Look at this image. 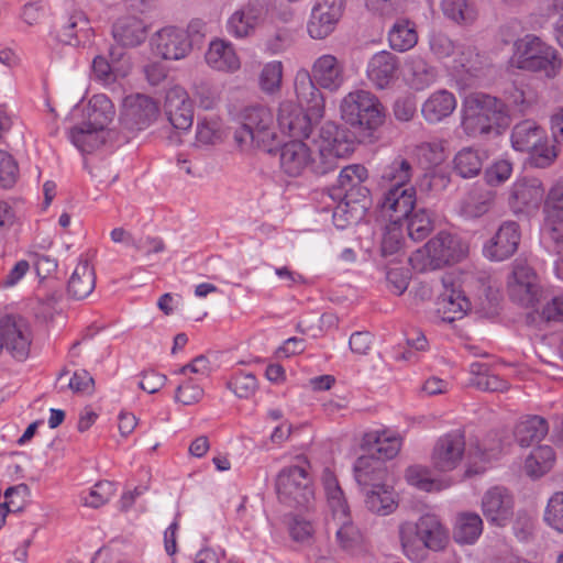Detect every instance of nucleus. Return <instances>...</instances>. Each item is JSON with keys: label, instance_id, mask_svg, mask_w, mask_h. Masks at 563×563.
<instances>
[{"label": "nucleus", "instance_id": "obj_1", "mask_svg": "<svg viewBox=\"0 0 563 563\" xmlns=\"http://www.w3.org/2000/svg\"><path fill=\"white\" fill-rule=\"evenodd\" d=\"M387 435L386 431L364 434L362 448L366 454L354 463V476L362 487L366 508L377 515H387Z\"/></svg>", "mask_w": 563, "mask_h": 563}, {"label": "nucleus", "instance_id": "obj_2", "mask_svg": "<svg viewBox=\"0 0 563 563\" xmlns=\"http://www.w3.org/2000/svg\"><path fill=\"white\" fill-rule=\"evenodd\" d=\"M295 92L298 103L283 101L278 108L277 123L284 133L292 137H309L313 124L323 115L324 98L307 70L297 73Z\"/></svg>", "mask_w": 563, "mask_h": 563}, {"label": "nucleus", "instance_id": "obj_3", "mask_svg": "<svg viewBox=\"0 0 563 563\" xmlns=\"http://www.w3.org/2000/svg\"><path fill=\"white\" fill-rule=\"evenodd\" d=\"M510 124V114L501 99L479 95L462 109L461 128L472 139L488 141L500 136Z\"/></svg>", "mask_w": 563, "mask_h": 563}, {"label": "nucleus", "instance_id": "obj_4", "mask_svg": "<svg viewBox=\"0 0 563 563\" xmlns=\"http://www.w3.org/2000/svg\"><path fill=\"white\" fill-rule=\"evenodd\" d=\"M411 176V164L405 158H395L389 166V255L399 249L396 231L401 228L402 220L413 213L416 190L408 186Z\"/></svg>", "mask_w": 563, "mask_h": 563}, {"label": "nucleus", "instance_id": "obj_5", "mask_svg": "<svg viewBox=\"0 0 563 563\" xmlns=\"http://www.w3.org/2000/svg\"><path fill=\"white\" fill-rule=\"evenodd\" d=\"M341 119L355 130L361 142H373L375 132L385 121V108L371 91L358 89L349 92L340 103Z\"/></svg>", "mask_w": 563, "mask_h": 563}, {"label": "nucleus", "instance_id": "obj_6", "mask_svg": "<svg viewBox=\"0 0 563 563\" xmlns=\"http://www.w3.org/2000/svg\"><path fill=\"white\" fill-rule=\"evenodd\" d=\"M234 140L241 147H255L272 154L279 141L275 129L274 115L269 108L255 104L244 108L240 113V125Z\"/></svg>", "mask_w": 563, "mask_h": 563}, {"label": "nucleus", "instance_id": "obj_7", "mask_svg": "<svg viewBox=\"0 0 563 563\" xmlns=\"http://www.w3.org/2000/svg\"><path fill=\"white\" fill-rule=\"evenodd\" d=\"M512 65L521 70L555 78L562 69L559 52L534 34H526L514 43Z\"/></svg>", "mask_w": 563, "mask_h": 563}, {"label": "nucleus", "instance_id": "obj_8", "mask_svg": "<svg viewBox=\"0 0 563 563\" xmlns=\"http://www.w3.org/2000/svg\"><path fill=\"white\" fill-rule=\"evenodd\" d=\"M466 253L467 246L460 236L442 231L429 240L423 249L413 252L408 262L412 269L424 273L455 264L462 261Z\"/></svg>", "mask_w": 563, "mask_h": 563}, {"label": "nucleus", "instance_id": "obj_9", "mask_svg": "<svg viewBox=\"0 0 563 563\" xmlns=\"http://www.w3.org/2000/svg\"><path fill=\"white\" fill-rule=\"evenodd\" d=\"M310 464L303 460L301 464L284 466L275 479L278 500L289 508H303L314 497Z\"/></svg>", "mask_w": 563, "mask_h": 563}, {"label": "nucleus", "instance_id": "obj_10", "mask_svg": "<svg viewBox=\"0 0 563 563\" xmlns=\"http://www.w3.org/2000/svg\"><path fill=\"white\" fill-rule=\"evenodd\" d=\"M113 115L111 100L106 95H95L89 100L87 121L70 129V142L81 152H92L99 144L97 133L108 126Z\"/></svg>", "mask_w": 563, "mask_h": 563}, {"label": "nucleus", "instance_id": "obj_11", "mask_svg": "<svg viewBox=\"0 0 563 563\" xmlns=\"http://www.w3.org/2000/svg\"><path fill=\"white\" fill-rule=\"evenodd\" d=\"M399 537L404 552L409 559V551L415 541H419L426 549L438 552L443 550L449 542V532L440 518L434 514H424L412 525L405 522L399 527Z\"/></svg>", "mask_w": 563, "mask_h": 563}, {"label": "nucleus", "instance_id": "obj_12", "mask_svg": "<svg viewBox=\"0 0 563 563\" xmlns=\"http://www.w3.org/2000/svg\"><path fill=\"white\" fill-rule=\"evenodd\" d=\"M0 341L13 358L25 361L29 357L32 333L26 319L7 314L0 319Z\"/></svg>", "mask_w": 563, "mask_h": 563}, {"label": "nucleus", "instance_id": "obj_13", "mask_svg": "<svg viewBox=\"0 0 563 563\" xmlns=\"http://www.w3.org/2000/svg\"><path fill=\"white\" fill-rule=\"evenodd\" d=\"M541 244L549 245L563 240V180L549 189L543 203Z\"/></svg>", "mask_w": 563, "mask_h": 563}, {"label": "nucleus", "instance_id": "obj_14", "mask_svg": "<svg viewBox=\"0 0 563 563\" xmlns=\"http://www.w3.org/2000/svg\"><path fill=\"white\" fill-rule=\"evenodd\" d=\"M367 178V170L364 166L354 164L341 169L336 184L329 189L333 200H344L353 203L364 201L369 195L367 187L363 185Z\"/></svg>", "mask_w": 563, "mask_h": 563}, {"label": "nucleus", "instance_id": "obj_15", "mask_svg": "<svg viewBox=\"0 0 563 563\" xmlns=\"http://www.w3.org/2000/svg\"><path fill=\"white\" fill-rule=\"evenodd\" d=\"M158 104L148 96L136 93L124 98L121 111L123 126L131 131L147 129L158 117Z\"/></svg>", "mask_w": 563, "mask_h": 563}, {"label": "nucleus", "instance_id": "obj_16", "mask_svg": "<svg viewBox=\"0 0 563 563\" xmlns=\"http://www.w3.org/2000/svg\"><path fill=\"white\" fill-rule=\"evenodd\" d=\"M515 499L511 492L505 486L488 488L481 501V508L488 523L505 527L514 516Z\"/></svg>", "mask_w": 563, "mask_h": 563}, {"label": "nucleus", "instance_id": "obj_17", "mask_svg": "<svg viewBox=\"0 0 563 563\" xmlns=\"http://www.w3.org/2000/svg\"><path fill=\"white\" fill-rule=\"evenodd\" d=\"M465 452V433L462 429L452 430L437 441L432 452V464L441 472L459 466Z\"/></svg>", "mask_w": 563, "mask_h": 563}, {"label": "nucleus", "instance_id": "obj_18", "mask_svg": "<svg viewBox=\"0 0 563 563\" xmlns=\"http://www.w3.org/2000/svg\"><path fill=\"white\" fill-rule=\"evenodd\" d=\"M343 0H316L307 30L312 38L322 40L335 29L343 13Z\"/></svg>", "mask_w": 563, "mask_h": 563}, {"label": "nucleus", "instance_id": "obj_19", "mask_svg": "<svg viewBox=\"0 0 563 563\" xmlns=\"http://www.w3.org/2000/svg\"><path fill=\"white\" fill-rule=\"evenodd\" d=\"M152 46L156 55L169 60L185 58L191 51L188 34L176 26H167L156 32L152 37Z\"/></svg>", "mask_w": 563, "mask_h": 563}, {"label": "nucleus", "instance_id": "obj_20", "mask_svg": "<svg viewBox=\"0 0 563 563\" xmlns=\"http://www.w3.org/2000/svg\"><path fill=\"white\" fill-rule=\"evenodd\" d=\"M319 146L333 152L336 156L346 157L355 151L361 136L353 129H347L333 121H328L320 129Z\"/></svg>", "mask_w": 563, "mask_h": 563}, {"label": "nucleus", "instance_id": "obj_21", "mask_svg": "<svg viewBox=\"0 0 563 563\" xmlns=\"http://www.w3.org/2000/svg\"><path fill=\"white\" fill-rule=\"evenodd\" d=\"M519 242V224L516 221H505L484 245L483 253L490 261L503 262L516 253Z\"/></svg>", "mask_w": 563, "mask_h": 563}, {"label": "nucleus", "instance_id": "obj_22", "mask_svg": "<svg viewBox=\"0 0 563 563\" xmlns=\"http://www.w3.org/2000/svg\"><path fill=\"white\" fill-rule=\"evenodd\" d=\"M514 282L509 285L510 298L520 306L534 307L539 301L538 277L527 265H516L512 272Z\"/></svg>", "mask_w": 563, "mask_h": 563}, {"label": "nucleus", "instance_id": "obj_23", "mask_svg": "<svg viewBox=\"0 0 563 563\" xmlns=\"http://www.w3.org/2000/svg\"><path fill=\"white\" fill-rule=\"evenodd\" d=\"M544 188L539 178H522L514 183L509 191V205L514 212L538 208L544 198Z\"/></svg>", "mask_w": 563, "mask_h": 563}, {"label": "nucleus", "instance_id": "obj_24", "mask_svg": "<svg viewBox=\"0 0 563 563\" xmlns=\"http://www.w3.org/2000/svg\"><path fill=\"white\" fill-rule=\"evenodd\" d=\"M309 74L313 85L319 89L329 91L338 90L344 82V66L331 54H324L318 57Z\"/></svg>", "mask_w": 563, "mask_h": 563}, {"label": "nucleus", "instance_id": "obj_25", "mask_svg": "<svg viewBox=\"0 0 563 563\" xmlns=\"http://www.w3.org/2000/svg\"><path fill=\"white\" fill-rule=\"evenodd\" d=\"M279 152L280 168L290 177L300 176L309 168L310 148L302 141L294 140L274 150Z\"/></svg>", "mask_w": 563, "mask_h": 563}, {"label": "nucleus", "instance_id": "obj_26", "mask_svg": "<svg viewBox=\"0 0 563 563\" xmlns=\"http://www.w3.org/2000/svg\"><path fill=\"white\" fill-rule=\"evenodd\" d=\"M402 75L410 88L421 91L437 81L439 71L435 66L429 64L424 58L415 56L407 59Z\"/></svg>", "mask_w": 563, "mask_h": 563}, {"label": "nucleus", "instance_id": "obj_27", "mask_svg": "<svg viewBox=\"0 0 563 563\" xmlns=\"http://www.w3.org/2000/svg\"><path fill=\"white\" fill-rule=\"evenodd\" d=\"M205 58L212 69L219 71L233 73L241 66L233 45L221 38H214L210 42Z\"/></svg>", "mask_w": 563, "mask_h": 563}, {"label": "nucleus", "instance_id": "obj_28", "mask_svg": "<svg viewBox=\"0 0 563 563\" xmlns=\"http://www.w3.org/2000/svg\"><path fill=\"white\" fill-rule=\"evenodd\" d=\"M165 112L170 124L181 131H187L194 122V109L186 93L177 90L169 91L166 96Z\"/></svg>", "mask_w": 563, "mask_h": 563}, {"label": "nucleus", "instance_id": "obj_29", "mask_svg": "<svg viewBox=\"0 0 563 563\" xmlns=\"http://www.w3.org/2000/svg\"><path fill=\"white\" fill-rule=\"evenodd\" d=\"M456 104V98L451 91L440 89L423 102L421 113L428 123L434 124L450 117Z\"/></svg>", "mask_w": 563, "mask_h": 563}, {"label": "nucleus", "instance_id": "obj_30", "mask_svg": "<svg viewBox=\"0 0 563 563\" xmlns=\"http://www.w3.org/2000/svg\"><path fill=\"white\" fill-rule=\"evenodd\" d=\"M112 35L121 46L135 47L145 41L146 26L134 15L123 16L113 24Z\"/></svg>", "mask_w": 563, "mask_h": 563}, {"label": "nucleus", "instance_id": "obj_31", "mask_svg": "<svg viewBox=\"0 0 563 563\" xmlns=\"http://www.w3.org/2000/svg\"><path fill=\"white\" fill-rule=\"evenodd\" d=\"M547 132L537 122L523 120L517 123L511 131V146L517 152H529L542 140H545Z\"/></svg>", "mask_w": 563, "mask_h": 563}, {"label": "nucleus", "instance_id": "obj_32", "mask_svg": "<svg viewBox=\"0 0 563 563\" xmlns=\"http://www.w3.org/2000/svg\"><path fill=\"white\" fill-rule=\"evenodd\" d=\"M322 482L333 519L335 521L350 519V507L334 473L325 470Z\"/></svg>", "mask_w": 563, "mask_h": 563}, {"label": "nucleus", "instance_id": "obj_33", "mask_svg": "<svg viewBox=\"0 0 563 563\" xmlns=\"http://www.w3.org/2000/svg\"><path fill=\"white\" fill-rule=\"evenodd\" d=\"M549 432L548 421L540 416H527L516 426L514 435L520 446L540 442Z\"/></svg>", "mask_w": 563, "mask_h": 563}, {"label": "nucleus", "instance_id": "obj_34", "mask_svg": "<svg viewBox=\"0 0 563 563\" xmlns=\"http://www.w3.org/2000/svg\"><path fill=\"white\" fill-rule=\"evenodd\" d=\"M483 532V520L476 512L465 511L456 516L453 539L459 544H474Z\"/></svg>", "mask_w": 563, "mask_h": 563}, {"label": "nucleus", "instance_id": "obj_35", "mask_svg": "<svg viewBox=\"0 0 563 563\" xmlns=\"http://www.w3.org/2000/svg\"><path fill=\"white\" fill-rule=\"evenodd\" d=\"M96 286L95 271L88 262L79 263L73 272L68 285V295L76 299L81 300L89 296Z\"/></svg>", "mask_w": 563, "mask_h": 563}, {"label": "nucleus", "instance_id": "obj_36", "mask_svg": "<svg viewBox=\"0 0 563 563\" xmlns=\"http://www.w3.org/2000/svg\"><path fill=\"white\" fill-rule=\"evenodd\" d=\"M89 21L84 12L74 11L66 22L57 30V40L67 45L77 46L81 37H86L89 32Z\"/></svg>", "mask_w": 563, "mask_h": 563}, {"label": "nucleus", "instance_id": "obj_37", "mask_svg": "<svg viewBox=\"0 0 563 563\" xmlns=\"http://www.w3.org/2000/svg\"><path fill=\"white\" fill-rule=\"evenodd\" d=\"M418 43L416 24L408 19H400L389 29V48L407 52Z\"/></svg>", "mask_w": 563, "mask_h": 563}, {"label": "nucleus", "instance_id": "obj_38", "mask_svg": "<svg viewBox=\"0 0 563 563\" xmlns=\"http://www.w3.org/2000/svg\"><path fill=\"white\" fill-rule=\"evenodd\" d=\"M483 154L473 147H463L453 159V170L462 178H473L483 169Z\"/></svg>", "mask_w": 563, "mask_h": 563}, {"label": "nucleus", "instance_id": "obj_39", "mask_svg": "<svg viewBox=\"0 0 563 563\" xmlns=\"http://www.w3.org/2000/svg\"><path fill=\"white\" fill-rule=\"evenodd\" d=\"M554 462V450L549 445H539L526 459L525 470L530 477L539 478L553 467Z\"/></svg>", "mask_w": 563, "mask_h": 563}, {"label": "nucleus", "instance_id": "obj_40", "mask_svg": "<svg viewBox=\"0 0 563 563\" xmlns=\"http://www.w3.org/2000/svg\"><path fill=\"white\" fill-rule=\"evenodd\" d=\"M442 320L452 323L453 321L463 318V316L471 309V301L462 290L451 289L443 295L442 299Z\"/></svg>", "mask_w": 563, "mask_h": 563}, {"label": "nucleus", "instance_id": "obj_41", "mask_svg": "<svg viewBox=\"0 0 563 563\" xmlns=\"http://www.w3.org/2000/svg\"><path fill=\"white\" fill-rule=\"evenodd\" d=\"M415 155L424 169L438 166L445 159L443 144L438 140L418 144Z\"/></svg>", "mask_w": 563, "mask_h": 563}, {"label": "nucleus", "instance_id": "obj_42", "mask_svg": "<svg viewBox=\"0 0 563 563\" xmlns=\"http://www.w3.org/2000/svg\"><path fill=\"white\" fill-rule=\"evenodd\" d=\"M366 77L375 89L387 88V51L383 49L372 56L367 64Z\"/></svg>", "mask_w": 563, "mask_h": 563}, {"label": "nucleus", "instance_id": "obj_43", "mask_svg": "<svg viewBox=\"0 0 563 563\" xmlns=\"http://www.w3.org/2000/svg\"><path fill=\"white\" fill-rule=\"evenodd\" d=\"M432 229L433 221L424 209L413 212L406 220L407 234L412 241H421L426 239Z\"/></svg>", "mask_w": 563, "mask_h": 563}, {"label": "nucleus", "instance_id": "obj_44", "mask_svg": "<svg viewBox=\"0 0 563 563\" xmlns=\"http://www.w3.org/2000/svg\"><path fill=\"white\" fill-rule=\"evenodd\" d=\"M554 143L553 139L545 135V140L528 152L530 165L537 168H547L552 165L558 157Z\"/></svg>", "mask_w": 563, "mask_h": 563}, {"label": "nucleus", "instance_id": "obj_45", "mask_svg": "<svg viewBox=\"0 0 563 563\" xmlns=\"http://www.w3.org/2000/svg\"><path fill=\"white\" fill-rule=\"evenodd\" d=\"M453 55L455 57L452 62L451 69L455 74H467L472 76L478 69V54L475 53V49L472 46L460 44L459 48Z\"/></svg>", "mask_w": 563, "mask_h": 563}, {"label": "nucleus", "instance_id": "obj_46", "mask_svg": "<svg viewBox=\"0 0 563 563\" xmlns=\"http://www.w3.org/2000/svg\"><path fill=\"white\" fill-rule=\"evenodd\" d=\"M342 158L336 156L333 152H330L321 146L316 156L310 153L309 170L317 175L323 176L338 168V159Z\"/></svg>", "mask_w": 563, "mask_h": 563}, {"label": "nucleus", "instance_id": "obj_47", "mask_svg": "<svg viewBox=\"0 0 563 563\" xmlns=\"http://www.w3.org/2000/svg\"><path fill=\"white\" fill-rule=\"evenodd\" d=\"M227 386L239 398H249L257 389V379L254 374L240 371L230 378Z\"/></svg>", "mask_w": 563, "mask_h": 563}, {"label": "nucleus", "instance_id": "obj_48", "mask_svg": "<svg viewBox=\"0 0 563 563\" xmlns=\"http://www.w3.org/2000/svg\"><path fill=\"white\" fill-rule=\"evenodd\" d=\"M407 347H394L393 357L395 361L415 363L418 361L417 352L428 349V341L423 333L418 332L416 338L406 340Z\"/></svg>", "mask_w": 563, "mask_h": 563}, {"label": "nucleus", "instance_id": "obj_49", "mask_svg": "<svg viewBox=\"0 0 563 563\" xmlns=\"http://www.w3.org/2000/svg\"><path fill=\"white\" fill-rule=\"evenodd\" d=\"M115 493V486L112 482H98L84 497V504L91 508H99L110 500Z\"/></svg>", "mask_w": 563, "mask_h": 563}, {"label": "nucleus", "instance_id": "obj_50", "mask_svg": "<svg viewBox=\"0 0 563 563\" xmlns=\"http://www.w3.org/2000/svg\"><path fill=\"white\" fill-rule=\"evenodd\" d=\"M460 44L453 42L448 35L441 32H432L429 35V47L438 59H444L455 54Z\"/></svg>", "mask_w": 563, "mask_h": 563}, {"label": "nucleus", "instance_id": "obj_51", "mask_svg": "<svg viewBox=\"0 0 563 563\" xmlns=\"http://www.w3.org/2000/svg\"><path fill=\"white\" fill-rule=\"evenodd\" d=\"M492 207L489 192L470 194L463 203V213L468 218H479L487 213Z\"/></svg>", "mask_w": 563, "mask_h": 563}, {"label": "nucleus", "instance_id": "obj_52", "mask_svg": "<svg viewBox=\"0 0 563 563\" xmlns=\"http://www.w3.org/2000/svg\"><path fill=\"white\" fill-rule=\"evenodd\" d=\"M258 24L249 20L245 13L236 10L228 20L227 30L234 37L243 38L251 35Z\"/></svg>", "mask_w": 563, "mask_h": 563}, {"label": "nucleus", "instance_id": "obj_53", "mask_svg": "<svg viewBox=\"0 0 563 563\" xmlns=\"http://www.w3.org/2000/svg\"><path fill=\"white\" fill-rule=\"evenodd\" d=\"M283 77L282 62H272L266 64L260 76L261 88L266 92H274L279 88Z\"/></svg>", "mask_w": 563, "mask_h": 563}, {"label": "nucleus", "instance_id": "obj_54", "mask_svg": "<svg viewBox=\"0 0 563 563\" xmlns=\"http://www.w3.org/2000/svg\"><path fill=\"white\" fill-rule=\"evenodd\" d=\"M544 520L556 531L563 533V492L555 493L549 499Z\"/></svg>", "mask_w": 563, "mask_h": 563}, {"label": "nucleus", "instance_id": "obj_55", "mask_svg": "<svg viewBox=\"0 0 563 563\" xmlns=\"http://www.w3.org/2000/svg\"><path fill=\"white\" fill-rule=\"evenodd\" d=\"M19 175L15 159L5 151L0 150V187L11 188Z\"/></svg>", "mask_w": 563, "mask_h": 563}, {"label": "nucleus", "instance_id": "obj_56", "mask_svg": "<svg viewBox=\"0 0 563 563\" xmlns=\"http://www.w3.org/2000/svg\"><path fill=\"white\" fill-rule=\"evenodd\" d=\"M505 97L506 101H504V103L506 104L508 112L511 109L514 112L523 114L530 107V100L527 97L526 91L516 85H511L505 90Z\"/></svg>", "mask_w": 563, "mask_h": 563}, {"label": "nucleus", "instance_id": "obj_57", "mask_svg": "<svg viewBox=\"0 0 563 563\" xmlns=\"http://www.w3.org/2000/svg\"><path fill=\"white\" fill-rule=\"evenodd\" d=\"M511 173L512 165L508 161L501 159L486 168L484 177L488 185L498 186L505 183L510 177Z\"/></svg>", "mask_w": 563, "mask_h": 563}, {"label": "nucleus", "instance_id": "obj_58", "mask_svg": "<svg viewBox=\"0 0 563 563\" xmlns=\"http://www.w3.org/2000/svg\"><path fill=\"white\" fill-rule=\"evenodd\" d=\"M406 479L410 485L424 492H432L435 486L428 470L420 466H409L406 471Z\"/></svg>", "mask_w": 563, "mask_h": 563}, {"label": "nucleus", "instance_id": "obj_59", "mask_svg": "<svg viewBox=\"0 0 563 563\" xmlns=\"http://www.w3.org/2000/svg\"><path fill=\"white\" fill-rule=\"evenodd\" d=\"M417 112V100L411 93L399 97L394 102V115L402 122L410 121Z\"/></svg>", "mask_w": 563, "mask_h": 563}, {"label": "nucleus", "instance_id": "obj_60", "mask_svg": "<svg viewBox=\"0 0 563 563\" xmlns=\"http://www.w3.org/2000/svg\"><path fill=\"white\" fill-rule=\"evenodd\" d=\"M194 96L199 106L205 110L213 109L219 101L217 90L206 81L195 84Z\"/></svg>", "mask_w": 563, "mask_h": 563}, {"label": "nucleus", "instance_id": "obj_61", "mask_svg": "<svg viewBox=\"0 0 563 563\" xmlns=\"http://www.w3.org/2000/svg\"><path fill=\"white\" fill-rule=\"evenodd\" d=\"M203 396V389L192 380L180 384L176 389L175 399L186 406L198 402Z\"/></svg>", "mask_w": 563, "mask_h": 563}, {"label": "nucleus", "instance_id": "obj_62", "mask_svg": "<svg viewBox=\"0 0 563 563\" xmlns=\"http://www.w3.org/2000/svg\"><path fill=\"white\" fill-rule=\"evenodd\" d=\"M411 279V272L407 267H389V291L402 295Z\"/></svg>", "mask_w": 563, "mask_h": 563}, {"label": "nucleus", "instance_id": "obj_63", "mask_svg": "<svg viewBox=\"0 0 563 563\" xmlns=\"http://www.w3.org/2000/svg\"><path fill=\"white\" fill-rule=\"evenodd\" d=\"M473 384L483 391H505L509 388V384L506 379L490 373H486L481 376V379H473Z\"/></svg>", "mask_w": 563, "mask_h": 563}, {"label": "nucleus", "instance_id": "obj_64", "mask_svg": "<svg viewBox=\"0 0 563 563\" xmlns=\"http://www.w3.org/2000/svg\"><path fill=\"white\" fill-rule=\"evenodd\" d=\"M196 139L199 143L208 145L213 144L219 139V129L216 121L207 119L199 120L197 123Z\"/></svg>", "mask_w": 563, "mask_h": 563}]
</instances>
